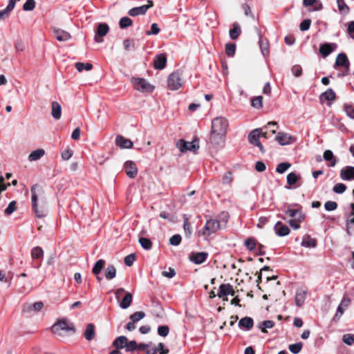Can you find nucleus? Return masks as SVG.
<instances>
[{"instance_id":"nucleus-1","label":"nucleus","mask_w":354,"mask_h":354,"mask_svg":"<svg viewBox=\"0 0 354 354\" xmlns=\"http://www.w3.org/2000/svg\"><path fill=\"white\" fill-rule=\"evenodd\" d=\"M228 127L227 120L223 117H217L212 122V129L210 135V142L216 145L218 140L223 138L227 132Z\"/></svg>"},{"instance_id":"nucleus-2","label":"nucleus","mask_w":354,"mask_h":354,"mask_svg":"<svg viewBox=\"0 0 354 354\" xmlns=\"http://www.w3.org/2000/svg\"><path fill=\"white\" fill-rule=\"evenodd\" d=\"M31 192V201L32 206L35 213V215L38 218H44L47 215L48 209L46 207L42 204L40 207H38L37 203L38 196L44 193L41 187L38 185H34L30 189Z\"/></svg>"},{"instance_id":"nucleus-3","label":"nucleus","mask_w":354,"mask_h":354,"mask_svg":"<svg viewBox=\"0 0 354 354\" xmlns=\"http://www.w3.org/2000/svg\"><path fill=\"white\" fill-rule=\"evenodd\" d=\"M183 72L177 70L171 73L167 78V86L171 91H176L183 85Z\"/></svg>"},{"instance_id":"nucleus-4","label":"nucleus","mask_w":354,"mask_h":354,"mask_svg":"<svg viewBox=\"0 0 354 354\" xmlns=\"http://www.w3.org/2000/svg\"><path fill=\"white\" fill-rule=\"evenodd\" d=\"M135 89L140 92L151 93L154 86L149 84L145 79L140 77H132L131 80Z\"/></svg>"},{"instance_id":"nucleus-5","label":"nucleus","mask_w":354,"mask_h":354,"mask_svg":"<svg viewBox=\"0 0 354 354\" xmlns=\"http://www.w3.org/2000/svg\"><path fill=\"white\" fill-rule=\"evenodd\" d=\"M176 146L182 153L188 151L196 152L199 149V140L194 139L192 142H186L184 140H180L177 142Z\"/></svg>"},{"instance_id":"nucleus-6","label":"nucleus","mask_w":354,"mask_h":354,"mask_svg":"<svg viewBox=\"0 0 354 354\" xmlns=\"http://www.w3.org/2000/svg\"><path fill=\"white\" fill-rule=\"evenodd\" d=\"M52 331L55 334L61 335V330L75 332V328L72 323L68 322L67 319H62L59 321L57 324H54L52 328Z\"/></svg>"},{"instance_id":"nucleus-7","label":"nucleus","mask_w":354,"mask_h":354,"mask_svg":"<svg viewBox=\"0 0 354 354\" xmlns=\"http://www.w3.org/2000/svg\"><path fill=\"white\" fill-rule=\"evenodd\" d=\"M235 292L233 287L230 283H223L219 286V290L217 293V296L220 298H223V300H227V298L224 299L225 297L230 295H234Z\"/></svg>"},{"instance_id":"nucleus-8","label":"nucleus","mask_w":354,"mask_h":354,"mask_svg":"<svg viewBox=\"0 0 354 354\" xmlns=\"http://www.w3.org/2000/svg\"><path fill=\"white\" fill-rule=\"evenodd\" d=\"M109 31V26L106 23L99 24L95 32V39L97 43L102 42V37L105 36Z\"/></svg>"},{"instance_id":"nucleus-9","label":"nucleus","mask_w":354,"mask_h":354,"mask_svg":"<svg viewBox=\"0 0 354 354\" xmlns=\"http://www.w3.org/2000/svg\"><path fill=\"white\" fill-rule=\"evenodd\" d=\"M221 227V225L218 221L215 219L207 220L204 227L203 234H206V231L208 232V234L216 232Z\"/></svg>"},{"instance_id":"nucleus-10","label":"nucleus","mask_w":354,"mask_h":354,"mask_svg":"<svg viewBox=\"0 0 354 354\" xmlns=\"http://www.w3.org/2000/svg\"><path fill=\"white\" fill-rule=\"evenodd\" d=\"M207 257L208 253L205 252H193L189 255V259L195 264L199 265L203 263L207 259Z\"/></svg>"},{"instance_id":"nucleus-11","label":"nucleus","mask_w":354,"mask_h":354,"mask_svg":"<svg viewBox=\"0 0 354 354\" xmlns=\"http://www.w3.org/2000/svg\"><path fill=\"white\" fill-rule=\"evenodd\" d=\"M44 307V304L42 301H37L33 304L26 303L23 305V312L24 313H30L32 311L38 312L40 311Z\"/></svg>"},{"instance_id":"nucleus-12","label":"nucleus","mask_w":354,"mask_h":354,"mask_svg":"<svg viewBox=\"0 0 354 354\" xmlns=\"http://www.w3.org/2000/svg\"><path fill=\"white\" fill-rule=\"evenodd\" d=\"M340 177L344 180H352L354 179V167L346 166L340 171Z\"/></svg>"},{"instance_id":"nucleus-13","label":"nucleus","mask_w":354,"mask_h":354,"mask_svg":"<svg viewBox=\"0 0 354 354\" xmlns=\"http://www.w3.org/2000/svg\"><path fill=\"white\" fill-rule=\"evenodd\" d=\"M274 230L279 236H285L289 234L290 230L288 226L278 221L274 226Z\"/></svg>"},{"instance_id":"nucleus-14","label":"nucleus","mask_w":354,"mask_h":354,"mask_svg":"<svg viewBox=\"0 0 354 354\" xmlns=\"http://www.w3.org/2000/svg\"><path fill=\"white\" fill-rule=\"evenodd\" d=\"M124 168L127 173V175L131 178H134L138 173V168L136 166V164L132 161H127L124 163Z\"/></svg>"},{"instance_id":"nucleus-15","label":"nucleus","mask_w":354,"mask_h":354,"mask_svg":"<svg viewBox=\"0 0 354 354\" xmlns=\"http://www.w3.org/2000/svg\"><path fill=\"white\" fill-rule=\"evenodd\" d=\"M167 63V57L164 53L157 55L154 59V68L156 69H163Z\"/></svg>"},{"instance_id":"nucleus-16","label":"nucleus","mask_w":354,"mask_h":354,"mask_svg":"<svg viewBox=\"0 0 354 354\" xmlns=\"http://www.w3.org/2000/svg\"><path fill=\"white\" fill-rule=\"evenodd\" d=\"M349 61L346 55L344 53H339L335 60V66H343L346 68L347 70L349 68Z\"/></svg>"},{"instance_id":"nucleus-17","label":"nucleus","mask_w":354,"mask_h":354,"mask_svg":"<svg viewBox=\"0 0 354 354\" xmlns=\"http://www.w3.org/2000/svg\"><path fill=\"white\" fill-rule=\"evenodd\" d=\"M115 142L122 149H131L133 147V142L122 136L116 137Z\"/></svg>"},{"instance_id":"nucleus-18","label":"nucleus","mask_w":354,"mask_h":354,"mask_svg":"<svg viewBox=\"0 0 354 354\" xmlns=\"http://www.w3.org/2000/svg\"><path fill=\"white\" fill-rule=\"evenodd\" d=\"M254 326V321L252 318L250 317H245L241 319L239 322V327L243 328L246 330H250Z\"/></svg>"},{"instance_id":"nucleus-19","label":"nucleus","mask_w":354,"mask_h":354,"mask_svg":"<svg viewBox=\"0 0 354 354\" xmlns=\"http://www.w3.org/2000/svg\"><path fill=\"white\" fill-rule=\"evenodd\" d=\"M276 140L279 145L283 146L290 143L291 136L283 132H279L276 136Z\"/></svg>"},{"instance_id":"nucleus-20","label":"nucleus","mask_w":354,"mask_h":354,"mask_svg":"<svg viewBox=\"0 0 354 354\" xmlns=\"http://www.w3.org/2000/svg\"><path fill=\"white\" fill-rule=\"evenodd\" d=\"M51 115L55 120H59L62 115V106L56 101L52 102Z\"/></svg>"},{"instance_id":"nucleus-21","label":"nucleus","mask_w":354,"mask_h":354,"mask_svg":"<svg viewBox=\"0 0 354 354\" xmlns=\"http://www.w3.org/2000/svg\"><path fill=\"white\" fill-rule=\"evenodd\" d=\"M15 6V1L9 0L7 7L5 9L0 11V19H6L9 16L10 12L14 9Z\"/></svg>"},{"instance_id":"nucleus-22","label":"nucleus","mask_w":354,"mask_h":354,"mask_svg":"<svg viewBox=\"0 0 354 354\" xmlns=\"http://www.w3.org/2000/svg\"><path fill=\"white\" fill-rule=\"evenodd\" d=\"M261 136V129H255L252 130L248 135V140L249 142L255 145L258 142H259V138Z\"/></svg>"},{"instance_id":"nucleus-23","label":"nucleus","mask_w":354,"mask_h":354,"mask_svg":"<svg viewBox=\"0 0 354 354\" xmlns=\"http://www.w3.org/2000/svg\"><path fill=\"white\" fill-rule=\"evenodd\" d=\"M54 37L59 41H68L71 35L68 32L62 30H55L54 31Z\"/></svg>"},{"instance_id":"nucleus-24","label":"nucleus","mask_w":354,"mask_h":354,"mask_svg":"<svg viewBox=\"0 0 354 354\" xmlns=\"http://www.w3.org/2000/svg\"><path fill=\"white\" fill-rule=\"evenodd\" d=\"M133 295L129 292H125V295L120 303V307L122 309L128 308L132 302Z\"/></svg>"},{"instance_id":"nucleus-25","label":"nucleus","mask_w":354,"mask_h":354,"mask_svg":"<svg viewBox=\"0 0 354 354\" xmlns=\"http://www.w3.org/2000/svg\"><path fill=\"white\" fill-rule=\"evenodd\" d=\"M323 158L326 161L330 162V167H335L337 163V159L334 156L331 150L327 149L324 152Z\"/></svg>"},{"instance_id":"nucleus-26","label":"nucleus","mask_w":354,"mask_h":354,"mask_svg":"<svg viewBox=\"0 0 354 354\" xmlns=\"http://www.w3.org/2000/svg\"><path fill=\"white\" fill-rule=\"evenodd\" d=\"M127 343V337L125 336H119L113 342V345L117 349L124 348Z\"/></svg>"},{"instance_id":"nucleus-27","label":"nucleus","mask_w":354,"mask_h":354,"mask_svg":"<svg viewBox=\"0 0 354 354\" xmlns=\"http://www.w3.org/2000/svg\"><path fill=\"white\" fill-rule=\"evenodd\" d=\"M301 245L305 248H315L317 242L315 239H312L309 235H305L303 237Z\"/></svg>"},{"instance_id":"nucleus-28","label":"nucleus","mask_w":354,"mask_h":354,"mask_svg":"<svg viewBox=\"0 0 354 354\" xmlns=\"http://www.w3.org/2000/svg\"><path fill=\"white\" fill-rule=\"evenodd\" d=\"M147 11V7H145L144 5L136 7L130 9L128 12V14L131 17H136L140 15H145Z\"/></svg>"},{"instance_id":"nucleus-29","label":"nucleus","mask_w":354,"mask_h":354,"mask_svg":"<svg viewBox=\"0 0 354 354\" xmlns=\"http://www.w3.org/2000/svg\"><path fill=\"white\" fill-rule=\"evenodd\" d=\"M45 154V151L43 149H38L32 151L28 156V160L30 162L37 161L40 159Z\"/></svg>"},{"instance_id":"nucleus-30","label":"nucleus","mask_w":354,"mask_h":354,"mask_svg":"<svg viewBox=\"0 0 354 354\" xmlns=\"http://www.w3.org/2000/svg\"><path fill=\"white\" fill-rule=\"evenodd\" d=\"M84 337L88 341H91L95 337V326L93 324H88L86 326L85 332H84Z\"/></svg>"},{"instance_id":"nucleus-31","label":"nucleus","mask_w":354,"mask_h":354,"mask_svg":"<svg viewBox=\"0 0 354 354\" xmlns=\"http://www.w3.org/2000/svg\"><path fill=\"white\" fill-rule=\"evenodd\" d=\"M306 297V292L302 290L297 291L295 296V304L297 306H301L305 301Z\"/></svg>"},{"instance_id":"nucleus-32","label":"nucleus","mask_w":354,"mask_h":354,"mask_svg":"<svg viewBox=\"0 0 354 354\" xmlns=\"http://www.w3.org/2000/svg\"><path fill=\"white\" fill-rule=\"evenodd\" d=\"M116 268L113 265H109L105 270V277L108 280H111L116 276Z\"/></svg>"},{"instance_id":"nucleus-33","label":"nucleus","mask_w":354,"mask_h":354,"mask_svg":"<svg viewBox=\"0 0 354 354\" xmlns=\"http://www.w3.org/2000/svg\"><path fill=\"white\" fill-rule=\"evenodd\" d=\"M241 27L238 23L233 24V28L230 30V37L232 39H236L241 34Z\"/></svg>"},{"instance_id":"nucleus-34","label":"nucleus","mask_w":354,"mask_h":354,"mask_svg":"<svg viewBox=\"0 0 354 354\" xmlns=\"http://www.w3.org/2000/svg\"><path fill=\"white\" fill-rule=\"evenodd\" d=\"M251 0H242V5L241 8L244 11V14L245 16L250 17L252 18H254V15L251 11L250 3Z\"/></svg>"},{"instance_id":"nucleus-35","label":"nucleus","mask_w":354,"mask_h":354,"mask_svg":"<svg viewBox=\"0 0 354 354\" xmlns=\"http://www.w3.org/2000/svg\"><path fill=\"white\" fill-rule=\"evenodd\" d=\"M105 266V261L103 260V259H100L98 260L94 265L93 268V273L95 274V275H98L100 272L102 271V270L104 268Z\"/></svg>"},{"instance_id":"nucleus-36","label":"nucleus","mask_w":354,"mask_h":354,"mask_svg":"<svg viewBox=\"0 0 354 354\" xmlns=\"http://www.w3.org/2000/svg\"><path fill=\"white\" fill-rule=\"evenodd\" d=\"M320 46L319 53L324 58L328 56L334 50L336 46Z\"/></svg>"},{"instance_id":"nucleus-37","label":"nucleus","mask_w":354,"mask_h":354,"mask_svg":"<svg viewBox=\"0 0 354 354\" xmlns=\"http://www.w3.org/2000/svg\"><path fill=\"white\" fill-rule=\"evenodd\" d=\"M274 326V322L272 320H266L260 323L258 328L263 332L267 333V328H272Z\"/></svg>"},{"instance_id":"nucleus-38","label":"nucleus","mask_w":354,"mask_h":354,"mask_svg":"<svg viewBox=\"0 0 354 354\" xmlns=\"http://www.w3.org/2000/svg\"><path fill=\"white\" fill-rule=\"evenodd\" d=\"M301 178L299 174L291 172L287 175V183L289 185H293Z\"/></svg>"},{"instance_id":"nucleus-39","label":"nucleus","mask_w":354,"mask_h":354,"mask_svg":"<svg viewBox=\"0 0 354 354\" xmlns=\"http://www.w3.org/2000/svg\"><path fill=\"white\" fill-rule=\"evenodd\" d=\"M44 256V250L41 248L37 246L32 249L31 257L32 259H42Z\"/></svg>"},{"instance_id":"nucleus-40","label":"nucleus","mask_w":354,"mask_h":354,"mask_svg":"<svg viewBox=\"0 0 354 354\" xmlns=\"http://www.w3.org/2000/svg\"><path fill=\"white\" fill-rule=\"evenodd\" d=\"M75 68L79 72H82L84 70L85 71H90L93 68V65L91 63H82V62H77L75 64Z\"/></svg>"},{"instance_id":"nucleus-41","label":"nucleus","mask_w":354,"mask_h":354,"mask_svg":"<svg viewBox=\"0 0 354 354\" xmlns=\"http://www.w3.org/2000/svg\"><path fill=\"white\" fill-rule=\"evenodd\" d=\"M351 224L354 225L353 214H349L346 221V232L349 236L351 235V231L353 230L352 227L350 226Z\"/></svg>"},{"instance_id":"nucleus-42","label":"nucleus","mask_w":354,"mask_h":354,"mask_svg":"<svg viewBox=\"0 0 354 354\" xmlns=\"http://www.w3.org/2000/svg\"><path fill=\"white\" fill-rule=\"evenodd\" d=\"M321 97H324L327 101H330L335 100L336 95L332 88H328L322 94Z\"/></svg>"},{"instance_id":"nucleus-43","label":"nucleus","mask_w":354,"mask_h":354,"mask_svg":"<svg viewBox=\"0 0 354 354\" xmlns=\"http://www.w3.org/2000/svg\"><path fill=\"white\" fill-rule=\"evenodd\" d=\"M290 167L291 164L288 162H281L277 165L276 168V171L279 174H283Z\"/></svg>"},{"instance_id":"nucleus-44","label":"nucleus","mask_w":354,"mask_h":354,"mask_svg":"<svg viewBox=\"0 0 354 354\" xmlns=\"http://www.w3.org/2000/svg\"><path fill=\"white\" fill-rule=\"evenodd\" d=\"M138 242L140 243L142 248L145 250H150L151 248L152 243L147 238L141 237L139 239Z\"/></svg>"},{"instance_id":"nucleus-45","label":"nucleus","mask_w":354,"mask_h":354,"mask_svg":"<svg viewBox=\"0 0 354 354\" xmlns=\"http://www.w3.org/2000/svg\"><path fill=\"white\" fill-rule=\"evenodd\" d=\"M145 317V313L142 311H137L132 315H130L129 319L130 320L133 321V322H137L142 319H143Z\"/></svg>"},{"instance_id":"nucleus-46","label":"nucleus","mask_w":354,"mask_h":354,"mask_svg":"<svg viewBox=\"0 0 354 354\" xmlns=\"http://www.w3.org/2000/svg\"><path fill=\"white\" fill-rule=\"evenodd\" d=\"M160 217L163 219L167 220L171 223H175L176 221V216L167 212H161L160 213Z\"/></svg>"},{"instance_id":"nucleus-47","label":"nucleus","mask_w":354,"mask_h":354,"mask_svg":"<svg viewBox=\"0 0 354 354\" xmlns=\"http://www.w3.org/2000/svg\"><path fill=\"white\" fill-rule=\"evenodd\" d=\"M302 346H303L302 342H297V343L289 345L288 348L291 353H292L294 354H297L301 351Z\"/></svg>"},{"instance_id":"nucleus-48","label":"nucleus","mask_w":354,"mask_h":354,"mask_svg":"<svg viewBox=\"0 0 354 354\" xmlns=\"http://www.w3.org/2000/svg\"><path fill=\"white\" fill-rule=\"evenodd\" d=\"M337 6L339 8V10L344 13V14H348L349 12V8L348 6L345 3L344 0H337Z\"/></svg>"},{"instance_id":"nucleus-49","label":"nucleus","mask_w":354,"mask_h":354,"mask_svg":"<svg viewBox=\"0 0 354 354\" xmlns=\"http://www.w3.org/2000/svg\"><path fill=\"white\" fill-rule=\"evenodd\" d=\"M344 110L350 118L354 119V105L346 104L344 106Z\"/></svg>"},{"instance_id":"nucleus-50","label":"nucleus","mask_w":354,"mask_h":354,"mask_svg":"<svg viewBox=\"0 0 354 354\" xmlns=\"http://www.w3.org/2000/svg\"><path fill=\"white\" fill-rule=\"evenodd\" d=\"M125 350L127 352H133L138 350V344L135 340L128 341L125 346Z\"/></svg>"},{"instance_id":"nucleus-51","label":"nucleus","mask_w":354,"mask_h":354,"mask_svg":"<svg viewBox=\"0 0 354 354\" xmlns=\"http://www.w3.org/2000/svg\"><path fill=\"white\" fill-rule=\"evenodd\" d=\"M132 23L133 21L130 18L127 17H124L120 19L119 24L121 28H125L131 26Z\"/></svg>"},{"instance_id":"nucleus-52","label":"nucleus","mask_w":354,"mask_h":354,"mask_svg":"<svg viewBox=\"0 0 354 354\" xmlns=\"http://www.w3.org/2000/svg\"><path fill=\"white\" fill-rule=\"evenodd\" d=\"M35 8V0H27L23 6V9L26 11H32Z\"/></svg>"},{"instance_id":"nucleus-53","label":"nucleus","mask_w":354,"mask_h":354,"mask_svg":"<svg viewBox=\"0 0 354 354\" xmlns=\"http://www.w3.org/2000/svg\"><path fill=\"white\" fill-rule=\"evenodd\" d=\"M169 332V328L168 326L163 325L160 326L158 328V334L161 337H166L168 335Z\"/></svg>"},{"instance_id":"nucleus-54","label":"nucleus","mask_w":354,"mask_h":354,"mask_svg":"<svg viewBox=\"0 0 354 354\" xmlns=\"http://www.w3.org/2000/svg\"><path fill=\"white\" fill-rule=\"evenodd\" d=\"M342 341L347 345H352L354 344V335L353 334H345L342 337Z\"/></svg>"},{"instance_id":"nucleus-55","label":"nucleus","mask_w":354,"mask_h":354,"mask_svg":"<svg viewBox=\"0 0 354 354\" xmlns=\"http://www.w3.org/2000/svg\"><path fill=\"white\" fill-rule=\"evenodd\" d=\"M324 207L327 211H334L337 208V204L335 201H326L324 204Z\"/></svg>"},{"instance_id":"nucleus-56","label":"nucleus","mask_w":354,"mask_h":354,"mask_svg":"<svg viewBox=\"0 0 354 354\" xmlns=\"http://www.w3.org/2000/svg\"><path fill=\"white\" fill-rule=\"evenodd\" d=\"M183 228H184V231H185V235L187 236H190L192 233V227H191V225L190 223H189L188 221V219L187 218H185L184 220V223H183Z\"/></svg>"},{"instance_id":"nucleus-57","label":"nucleus","mask_w":354,"mask_h":354,"mask_svg":"<svg viewBox=\"0 0 354 354\" xmlns=\"http://www.w3.org/2000/svg\"><path fill=\"white\" fill-rule=\"evenodd\" d=\"M346 189V186L343 183H337L333 187V192L337 194H342Z\"/></svg>"},{"instance_id":"nucleus-58","label":"nucleus","mask_w":354,"mask_h":354,"mask_svg":"<svg viewBox=\"0 0 354 354\" xmlns=\"http://www.w3.org/2000/svg\"><path fill=\"white\" fill-rule=\"evenodd\" d=\"M257 243L252 238H248L245 241V245L250 250H253L255 248Z\"/></svg>"},{"instance_id":"nucleus-59","label":"nucleus","mask_w":354,"mask_h":354,"mask_svg":"<svg viewBox=\"0 0 354 354\" xmlns=\"http://www.w3.org/2000/svg\"><path fill=\"white\" fill-rule=\"evenodd\" d=\"M136 260V254H130L124 257V262L126 266H131Z\"/></svg>"},{"instance_id":"nucleus-60","label":"nucleus","mask_w":354,"mask_h":354,"mask_svg":"<svg viewBox=\"0 0 354 354\" xmlns=\"http://www.w3.org/2000/svg\"><path fill=\"white\" fill-rule=\"evenodd\" d=\"M263 97L261 96H257L252 99V106L254 108L260 109L262 107Z\"/></svg>"},{"instance_id":"nucleus-61","label":"nucleus","mask_w":354,"mask_h":354,"mask_svg":"<svg viewBox=\"0 0 354 354\" xmlns=\"http://www.w3.org/2000/svg\"><path fill=\"white\" fill-rule=\"evenodd\" d=\"M292 74L296 77H299L302 75V68L300 65H294L291 68Z\"/></svg>"},{"instance_id":"nucleus-62","label":"nucleus","mask_w":354,"mask_h":354,"mask_svg":"<svg viewBox=\"0 0 354 354\" xmlns=\"http://www.w3.org/2000/svg\"><path fill=\"white\" fill-rule=\"evenodd\" d=\"M181 241V236L180 234L173 235L169 239V243L171 245L177 246L180 243Z\"/></svg>"},{"instance_id":"nucleus-63","label":"nucleus","mask_w":354,"mask_h":354,"mask_svg":"<svg viewBox=\"0 0 354 354\" xmlns=\"http://www.w3.org/2000/svg\"><path fill=\"white\" fill-rule=\"evenodd\" d=\"M16 209V202L15 201H11L7 208L5 209V214L10 215Z\"/></svg>"},{"instance_id":"nucleus-64","label":"nucleus","mask_w":354,"mask_h":354,"mask_svg":"<svg viewBox=\"0 0 354 354\" xmlns=\"http://www.w3.org/2000/svg\"><path fill=\"white\" fill-rule=\"evenodd\" d=\"M156 350H157V353H159V354L169 353V349L165 348V345L163 343H159L157 347H156Z\"/></svg>"}]
</instances>
